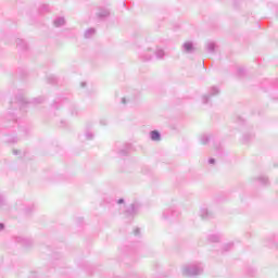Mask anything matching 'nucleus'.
<instances>
[{
	"label": "nucleus",
	"mask_w": 278,
	"mask_h": 278,
	"mask_svg": "<svg viewBox=\"0 0 278 278\" xmlns=\"http://www.w3.org/2000/svg\"><path fill=\"white\" fill-rule=\"evenodd\" d=\"M150 136H151V140L160 141V131L153 130L150 132Z\"/></svg>",
	"instance_id": "obj_1"
},
{
	"label": "nucleus",
	"mask_w": 278,
	"mask_h": 278,
	"mask_svg": "<svg viewBox=\"0 0 278 278\" xmlns=\"http://www.w3.org/2000/svg\"><path fill=\"white\" fill-rule=\"evenodd\" d=\"M119 203H123V200H119Z\"/></svg>",
	"instance_id": "obj_2"
}]
</instances>
